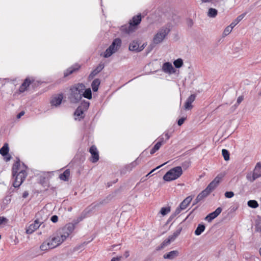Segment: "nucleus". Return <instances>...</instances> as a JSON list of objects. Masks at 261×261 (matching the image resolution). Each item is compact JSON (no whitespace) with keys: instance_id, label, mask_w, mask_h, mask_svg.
Segmentation results:
<instances>
[{"instance_id":"1","label":"nucleus","mask_w":261,"mask_h":261,"mask_svg":"<svg viewBox=\"0 0 261 261\" xmlns=\"http://www.w3.org/2000/svg\"><path fill=\"white\" fill-rule=\"evenodd\" d=\"M74 229V224L68 223L60 229L57 235L53 237L49 241L50 247L54 248L65 241Z\"/></svg>"},{"instance_id":"2","label":"nucleus","mask_w":261,"mask_h":261,"mask_svg":"<svg viewBox=\"0 0 261 261\" xmlns=\"http://www.w3.org/2000/svg\"><path fill=\"white\" fill-rule=\"evenodd\" d=\"M70 90L73 98H92L91 89H86L85 85L82 83L73 85Z\"/></svg>"},{"instance_id":"3","label":"nucleus","mask_w":261,"mask_h":261,"mask_svg":"<svg viewBox=\"0 0 261 261\" xmlns=\"http://www.w3.org/2000/svg\"><path fill=\"white\" fill-rule=\"evenodd\" d=\"M141 21V15L139 14L134 16L132 19L130 20L128 24L122 25L120 30L123 33L129 34L135 31L137 28V25L140 23Z\"/></svg>"},{"instance_id":"4","label":"nucleus","mask_w":261,"mask_h":261,"mask_svg":"<svg viewBox=\"0 0 261 261\" xmlns=\"http://www.w3.org/2000/svg\"><path fill=\"white\" fill-rule=\"evenodd\" d=\"M39 83L36 81L33 77H27L19 88L20 93L28 92L32 93L34 89L39 86Z\"/></svg>"},{"instance_id":"5","label":"nucleus","mask_w":261,"mask_h":261,"mask_svg":"<svg viewBox=\"0 0 261 261\" xmlns=\"http://www.w3.org/2000/svg\"><path fill=\"white\" fill-rule=\"evenodd\" d=\"M182 174V170L180 166H176L169 170L163 176L166 181H171L179 178Z\"/></svg>"},{"instance_id":"6","label":"nucleus","mask_w":261,"mask_h":261,"mask_svg":"<svg viewBox=\"0 0 261 261\" xmlns=\"http://www.w3.org/2000/svg\"><path fill=\"white\" fill-rule=\"evenodd\" d=\"M90 103L88 101L84 100L82 101L80 105L74 112V119L80 121L85 117L84 113L87 111L89 107Z\"/></svg>"},{"instance_id":"7","label":"nucleus","mask_w":261,"mask_h":261,"mask_svg":"<svg viewBox=\"0 0 261 261\" xmlns=\"http://www.w3.org/2000/svg\"><path fill=\"white\" fill-rule=\"evenodd\" d=\"M122 41L120 38L115 39L111 45L106 49L103 57L106 58L110 57L113 54L116 52L120 47Z\"/></svg>"},{"instance_id":"8","label":"nucleus","mask_w":261,"mask_h":261,"mask_svg":"<svg viewBox=\"0 0 261 261\" xmlns=\"http://www.w3.org/2000/svg\"><path fill=\"white\" fill-rule=\"evenodd\" d=\"M170 31V29L167 27H163L161 28L153 37V43L158 44L161 43L166 36L168 35Z\"/></svg>"},{"instance_id":"9","label":"nucleus","mask_w":261,"mask_h":261,"mask_svg":"<svg viewBox=\"0 0 261 261\" xmlns=\"http://www.w3.org/2000/svg\"><path fill=\"white\" fill-rule=\"evenodd\" d=\"M41 212L38 213L36 216L37 219L35 220L34 222L31 224L26 229V233L27 234H32L36 229H37L40 226L42 227L45 226V224H43V220L40 219L38 217L40 216Z\"/></svg>"},{"instance_id":"10","label":"nucleus","mask_w":261,"mask_h":261,"mask_svg":"<svg viewBox=\"0 0 261 261\" xmlns=\"http://www.w3.org/2000/svg\"><path fill=\"white\" fill-rule=\"evenodd\" d=\"M111 199L112 196L111 195H109L103 199L93 202L88 207L89 211L92 212L95 210H98L101 206L108 203L111 201Z\"/></svg>"},{"instance_id":"11","label":"nucleus","mask_w":261,"mask_h":261,"mask_svg":"<svg viewBox=\"0 0 261 261\" xmlns=\"http://www.w3.org/2000/svg\"><path fill=\"white\" fill-rule=\"evenodd\" d=\"M27 176V173L24 169L21 170L13 177L14 179L13 185L15 188H18L25 180Z\"/></svg>"},{"instance_id":"12","label":"nucleus","mask_w":261,"mask_h":261,"mask_svg":"<svg viewBox=\"0 0 261 261\" xmlns=\"http://www.w3.org/2000/svg\"><path fill=\"white\" fill-rule=\"evenodd\" d=\"M222 178V176L219 175H217L213 180H212L205 189L207 192L210 194L214 191L218 186Z\"/></svg>"},{"instance_id":"13","label":"nucleus","mask_w":261,"mask_h":261,"mask_svg":"<svg viewBox=\"0 0 261 261\" xmlns=\"http://www.w3.org/2000/svg\"><path fill=\"white\" fill-rule=\"evenodd\" d=\"M222 208L220 207H218L214 212L210 213L205 218V220L208 222H211L213 220L216 218L222 212Z\"/></svg>"},{"instance_id":"14","label":"nucleus","mask_w":261,"mask_h":261,"mask_svg":"<svg viewBox=\"0 0 261 261\" xmlns=\"http://www.w3.org/2000/svg\"><path fill=\"white\" fill-rule=\"evenodd\" d=\"M162 69L165 73L170 74L175 72V69L170 62H165L164 63Z\"/></svg>"},{"instance_id":"15","label":"nucleus","mask_w":261,"mask_h":261,"mask_svg":"<svg viewBox=\"0 0 261 261\" xmlns=\"http://www.w3.org/2000/svg\"><path fill=\"white\" fill-rule=\"evenodd\" d=\"M89 152L92 155L91 161L92 163H96L99 160V154L96 147L94 145L91 146L89 149Z\"/></svg>"},{"instance_id":"16","label":"nucleus","mask_w":261,"mask_h":261,"mask_svg":"<svg viewBox=\"0 0 261 261\" xmlns=\"http://www.w3.org/2000/svg\"><path fill=\"white\" fill-rule=\"evenodd\" d=\"M80 67L81 66L80 65L76 64L68 68L65 71L64 73V77H66L69 75L70 74L73 73L74 72L78 70L80 68Z\"/></svg>"},{"instance_id":"17","label":"nucleus","mask_w":261,"mask_h":261,"mask_svg":"<svg viewBox=\"0 0 261 261\" xmlns=\"http://www.w3.org/2000/svg\"><path fill=\"white\" fill-rule=\"evenodd\" d=\"M179 255V252L177 250H173L170 251L166 254H165L163 256L164 259H173L176 257L178 256Z\"/></svg>"},{"instance_id":"18","label":"nucleus","mask_w":261,"mask_h":261,"mask_svg":"<svg viewBox=\"0 0 261 261\" xmlns=\"http://www.w3.org/2000/svg\"><path fill=\"white\" fill-rule=\"evenodd\" d=\"M104 64L102 63H100L95 69L93 70V71L91 72L89 75V78L92 79L95 75H96L99 72H100L104 68Z\"/></svg>"},{"instance_id":"19","label":"nucleus","mask_w":261,"mask_h":261,"mask_svg":"<svg viewBox=\"0 0 261 261\" xmlns=\"http://www.w3.org/2000/svg\"><path fill=\"white\" fill-rule=\"evenodd\" d=\"M192 199L193 197L192 196H188L180 203L179 206L182 208V210H185L190 204Z\"/></svg>"},{"instance_id":"20","label":"nucleus","mask_w":261,"mask_h":261,"mask_svg":"<svg viewBox=\"0 0 261 261\" xmlns=\"http://www.w3.org/2000/svg\"><path fill=\"white\" fill-rule=\"evenodd\" d=\"M171 135L169 134L168 132H165V133L161 135L158 138V142H160L162 144L165 143L169 140Z\"/></svg>"},{"instance_id":"21","label":"nucleus","mask_w":261,"mask_h":261,"mask_svg":"<svg viewBox=\"0 0 261 261\" xmlns=\"http://www.w3.org/2000/svg\"><path fill=\"white\" fill-rule=\"evenodd\" d=\"M129 50L139 52V43L138 41H133L129 45Z\"/></svg>"},{"instance_id":"22","label":"nucleus","mask_w":261,"mask_h":261,"mask_svg":"<svg viewBox=\"0 0 261 261\" xmlns=\"http://www.w3.org/2000/svg\"><path fill=\"white\" fill-rule=\"evenodd\" d=\"M20 160L19 159H17V161L15 162V163L13 164V166L12 167V175L13 177H14L17 173H18L19 168L20 167Z\"/></svg>"},{"instance_id":"23","label":"nucleus","mask_w":261,"mask_h":261,"mask_svg":"<svg viewBox=\"0 0 261 261\" xmlns=\"http://www.w3.org/2000/svg\"><path fill=\"white\" fill-rule=\"evenodd\" d=\"M205 229V226L203 224H199L195 229L194 233L196 236H199L204 231Z\"/></svg>"},{"instance_id":"24","label":"nucleus","mask_w":261,"mask_h":261,"mask_svg":"<svg viewBox=\"0 0 261 261\" xmlns=\"http://www.w3.org/2000/svg\"><path fill=\"white\" fill-rule=\"evenodd\" d=\"M247 14V12H245L237 17V18L232 22L230 25L234 28L240 21H241Z\"/></svg>"},{"instance_id":"25","label":"nucleus","mask_w":261,"mask_h":261,"mask_svg":"<svg viewBox=\"0 0 261 261\" xmlns=\"http://www.w3.org/2000/svg\"><path fill=\"white\" fill-rule=\"evenodd\" d=\"M210 194L207 191L204 189L201 193H200L197 196V202H200L203 200L205 197L207 196Z\"/></svg>"},{"instance_id":"26","label":"nucleus","mask_w":261,"mask_h":261,"mask_svg":"<svg viewBox=\"0 0 261 261\" xmlns=\"http://www.w3.org/2000/svg\"><path fill=\"white\" fill-rule=\"evenodd\" d=\"M100 84V81L99 79H95L93 81L91 84V87L94 92H96L98 90Z\"/></svg>"},{"instance_id":"27","label":"nucleus","mask_w":261,"mask_h":261,"mask_svg":"<svg viewBox=\"0 0 261 261\" xmlns=\"http://www.w3.org/2000/svg\"><path fill=\"white\" fill-rule=\"evenodd\" d=\"M9 148L7 143L4 144L3 146L0 149V154L5 156H6L9 152Z\"/></svg>"},{"instance_id":"28","label":"nucleus","mask_w":261,"mask_h":261,"mask_svg":"<svg viewBox=\"0 0 261 261\" xmlns=\"http://www.w3.org/2000/svg\"><path fill=\"white\" fill-rule=\"evenodd\" d=\"M194 99H187L184 106V108L185 110H190L193 108L192 104Z\"/></svg>"},{"instance_id":"29","label":"nucleus","mask_w":261,"mask_h":261,"mask_svg":"<svg viewBox=\"0 0 261 261\" xmlns=\"http://www.w3.org/2000/svg\"><path fill=\"white\" fill-rule=\"evenodd\" d=\"M70 175V171L69 169H66L63 173H61L59 177L61 180L64 181H67Z\"/></svg>"},{"instance_id":"30","label":"nucleus","mask_w":261,"mask_h":261,"mask_svg":"<svg viewBox=\"0 0 261 261\" xmlns=\"http://www.w3.org/2000/svg\"><path fill=\"white\" fill-rule=\"evenodd\" d=\"M63 99H51L50 103L53 107H57L59 106L62 102Z\"/></svg>"},{"instance_id":"31","label":"nucleus","mask_w":261,"mask_h":261,"mask_svg":"<svg viewBox=\"0 0 261 261\" xmlns=\"http://www.w3.org/2000/svg\"><path fill=\"white\" fill-rule=\"evenodd\" d=\"M40 248L42 251H46L49 249H53L50 247V243L47 241L44 242L40 245Z\"/></svg>"},{"instance_id":"32","label":"nucleus","mask_w":261,"mask_h":261,"mask_svg":"<svg viewBox=\"0 0 261 261\" xmlns=\"http://www.w3.org/2000/svg\"><path fill=\"white\" fill-rule=\"evenodd\" d=\"M171 242V240H170V239L168 237L167 239L165 240L160 246L158 247L156 249L158 250H159L164 248L165 246L170 244Z\"/></svg>"},{"instance_id":"33","label":"nucleus","mask_w":261,"mask_h":261,"mask_svg":"<svg viewBox=\"0 0 261 261\" xmlns=\"http://www.w3.org/2000/svg\"><path fill=\"white\" fill-rule=\"evenodd\" d=\"M181 231V228L177 229L175 231H174V232L173 233V234L168 237L170 239V240H171L172 242H173L179 235Z\"/></svg>"},{"instance_id":"34","label":"nucleus","mask_w":261,"mask_h":261,"mask_svg":"<svg viewBox=\"0 0 261 261\" xmlns=\"http://www.w3.org/2000/svg\"><path fill=\"white\" fill-rule=\"evenodd\" d=\"M247 205L249 207L255 208L258 206V203L255 200H250L247 202Z\"/></svg>"},{"instance_id":"35","label":"nucleus","mask_w":261,"mask_h":261,"mask_svg":"<svg viewBox=\"0 0 261 261\" xmlns=\"http://www.w3.org/2000/svg\"><path fill=\"white\" fill-rule=\"evenodd\" d=\"M217 13H218V11L216 9L210 8L208 10L207 15L210 17L214 18L217 16Z\"/></svg>"},{"instance_id":"36","label":"nucleus","mask_w":261,"mask_h":261,"mask_svg":"<svg viewBox=\"0 0 261 261\" xmlns=\"http://www.w3.org/2000/svg\"><path fill=\"white\" fill-rule=\"evenodd\" d=\"M162 144L158 142L154 145V146L152 147V148L150 150V154H154L156 151H157L162 146Z\"/></svg>"},{"instance_id":"37","label":"nucleus","mask_w":261,"mask_h":261,"mask_svg":"<svg viewBox=\"0 0 261 261\" xmlns=\"http://www.w3.org/2000/svg\"><path fill=\"white\" fill-rule=\"evenodd\" d=\"M139 164L138 158H137L134 162H132L130 164L127 165L126 166L127 170H131L133 168L135 167Z\"/></svg>"},{"instance_id":"38","label":"nucleus","mask_w":261,"mask_h":261,"mask_svg":"<svg viewBox=\"0 0 261 261\" xmlns=\"http://www.w3.org/2000/svg\"><path fill=\"white\" fill-rule=\"evenodd\" d=\"M173 64L176 68H179L183 65V61L180 58L177 59L173 62Z\"/></svg>"},{"instance_id":"39","label":"nucleus","mask_w":261,"mask_h":261,"mask_svg":"<svg viewBox=\"0 0 261 261\" xmlns=\"http://www.w3.org/2000/svg\"><path fill=\"white\" fill-rule=\"evenodd\" d=\"M86 217V213H82L80 216H79L76 220L73 221V223H70L74 224V227L78 223L82 221Z\"/></svg>"},{"instance_id":"40","label":"nucleus","mask_w":261,"mask_h":261,"mask_svg":"<svg viewBox=\"0 0 261 261\" xmlns=\"http://www.w3.org/2000/svg\"><path fill=\"white\" fill-rule=\"evenodd\" d=\"M243 99H237V102L229 109V113L233 112L237 107L240 104Z\"/></svg>"},{"instance_id":"41","label":"nucleus","mask_w":261,"mask_h":261,"mask_svg":"<svg viewBox=\"0 0 261 261\" xmlns=\"http://www.w3.org/2000/svg\"><path fill=\"white\" fill-rule=\"evenodd\" d=\"M171 208L170 206L163 207L161 208L160 213L163 216H165L170 212Z\"/></svg>"},{"instance_id":"42","label":"nucleus","mask_w":261,"mask_h":261,"mask_svg":"<svg viewBox=\"0 0 261 261\" xmlns=\"http://www.w3.org/2000/svg\"><path fill=\"white\" fill-rule=\"evenodd\" d=\"M88 243V242H84L82 244L79 245L74 247V251H82L84 249L85 246Z\"/></svg>"},{"instance_id":"43","label":"nucleus","mask_w":261,"mask_h":261,"mask_svg":"<svg viewBox=\"0 0 261 261\" xmlns=\"http://www.w3.org/2000/svg\"><path fill=\"white\" fill-rule=\"evenodd\" d=\"M222 153L225 161H228L229 160V152L227 150L223 149L222 150Z\"/></svg>"},{"instance_id":"44","label":"nucleus","mask_w":261,"mask_h":261,"mask_svg":"<svg viewBox=\"0 0 261 261\" xmlns=\"http://www.w3.org/2000/svg\"><path fill=\"white\" fill-rule=\"evenodd\" d=\"M182 208L180 207L179 206L176 208L174 213L170 217L169 220H172L173 218H174L176 216L178 215L180 212L181 211Z\"/></svg>"},{"instance_id":"45","label":"nucleus","mask_w":261,"mask_h":261,"mask_svg":"<svg viewBox=\"0 0 261 261\" xmlns=\"http://www.w3.org/2000/svg\"><path fill=\"white\" fill-rule=\"evenodd\" d=\"M233 28L230 24L227 26L223 32V35L225 36H227L231 32Z\"/></svg>"},{"instance_id":"46","label":"nucleus","mask_w":261,"mask_h":261,"mask_svg":"<svg viewBox=\"0 0 261 261\" xmlns=\"http://www.w3.org/2000/svg\"><path fill=\"white\" fill-rule=\"evenodd\" d=\"M234 196V193L232 191H227L225 193V196L227 198H231Z\"/></svg>"},{"instance_id":"47","label":"nucleus","mask_w":261,"mask_h":261,"mask_svg":"<svg viewBox=\"0 0 261 261\" xmlns=\"http://www.w3.org/2000/svg\"><path fill=\"white\" fill-rule=\"evenodd\" d=\"M253 177L252 178L253 179H256L260 177V173H259V171H255L254 170L253 172Z\"/></svg>"},{"instance_id":"48","label":"nucleus","mask_w":261,"mask_h":261,"mask_svg":"<svg viewBox=\"0 0 261 261\" xmlns=\"http://www.w3.org/2000/svg\"><path fill=\"white\" fill-rule=\"evenodd\" d=\"M253 173H248L247 174L246 176V178L248 180L250 181V182L254 181L255 179H253Z\"/></svg>"},{"instance_id":"49","label":"nucleus","mask_w":261,"mask_h":261,"mask_svg":"<svg viewBox=\"0 0 261 261\" xmlns=\"http://www.w3.org/2000/svg\"><path fill=\"white\" fill-rule=\"evenodd\" d=\"M186 119V117H184L179 119L177 121V124L179 126H181L184 123Z\"/></svg>"},{"instance_id":"50","label":"nucleus","mask_w":261,"mask_h":261,"mask_svg":"<svg viewBox=\"0 0 261 261\" xmlns=\"http://www.w3.org/2000/svg\"><path fill=\"white\" fill-rule=\"evenodd\" d=\"M8 221V219L3 216H0V225L4 223H6Z\"/></svg>"},{"instance_id":"51","label":"nucleus","mask_w":261,"mask_h":261,"mask_svg":"<svg viewBox=\"0 0 261 261\" xmlns=\"http://www.w3.org/2000/svg\"><path fill=\"white\" fill-rule=\"evenodd\" d=\"M50 220L53 223H56L58 220V217L57 215H53L50 218Z\"/></svg>"},{"instance_id":"52","label":"nucleus","mask_w":261,"mask_h":261,"mask_svg":"<svg viewBox=\"0 0 261 261\" xmlns=\"http://www.w3.org/2000/svg\"><path fill=\"white\" fill-rule=\"evenodd\" d=\"M261 169V164L260 162H258L256 164L254 170L259 171Z\"/></svg>"},{"instance_id":"53","label":"nucleus","mask_w":261,"mask_h":261,"mask_svg":"<svg viewBox=\"0 0 261 261\" xmlns=\"http://www.w3.org/2000/svg\"><path fill=\"white\" fill-rule=\"evenodd\" d=\"M166 163H164L163 164H162L161 165H160L159 166H158L157 167H156L155 168L152 169L147 175V176H148L149 175H150V174H151L152 173H153L155 170L158 169H159L160 168H161L162 166H163V165H164L165 164H166Z\"/></svg>"},{"instance_id":"54","label":"nucleus","mask_w":261,"mask_h":261,"mask_svg":"<svg viewBox=\"0 0 261 261\" xmlns=\"http://www.w3.org/2000/svg\"><path fill=\"white\" fill-rule=\"evenodd\" d=\"M24 111H21L20 112L19 114H17V116H16V118L17 119H19L23 115H24Z\"/></svg>"},{"instance_id":"55","label":"nucleus","mask_w":261,"mask_h":261,"mask_svg":"<svg viewBox=\"0 0 261 261\" xmlns=\"http://www.w3.org/2000/svg\"><path fill=\"white\" fill-rule=\"evenodd\" d=\"M29 195V193L27 191H25L22 194V197L24 198H27Z\"/></svg>"},{"instance_id":"56","label":"nucleus","mask_w":261,"mask_h":261,"mask_svg":"<svg viewBox=\"0 0 261 261\" xmlns=\"http://www.w3.org/2000/svg\"><path fill=\"white\" fill-rule=\"evenodd\" d=\"M189 164H190L189 162H185L182 163V167H185V166L189 167Z\"/></svg>"},{"instance_id":"57","label":"nucleus","mask_w":261,"mask_h":261,"mask_svg":"<svg viewBox=\"0 0 261 261\" xmlns=\"http://www.w3.org/2000/svg\"><path fill=\"white\" fill-rule=\"evenodd\" d=\"M193 24V21L192 19H190L188 20V25L190 27L192 26Z\"/></svg>"},{"instance_id":"58","label":"nucleus","mask_w":261,"mask_h":261,"mask_svg":"<svg viewBox=\"0 0 261 261\" xmlns=\"http://www.w3.org/2000/svg\"><path fill=\"white\" fill-rule=\"evenodd\" d=\"M146 44L144 43L141 46H139V52L142 51L145 47Z\"/></svg>"},{"instance_id":"59","label":"nucleus","mask_w":261,"mask_h":261,"mask_svg":"<svg viewBox=\"0 0 261 261\" xmlns=\"http://www.w3.org/2000/svg\"><path fill=\"white\" fill-rule=\"evenodd\" d=\"M124 256L125 258L128 257L129 256V253L128 251H126L124 254Z\"/></svg>"},{"instance_id":"60","label":"nucleus","mask_w":261,"mask_h":261,"mask_svg":"<svg viewBox=\"0 0 261 261\" xmlns=\"http://www.w3.org/2000/svg\"><path fill=\"white\" fill-rule=\"evenodd\" d=\"M121 257H113L111 261H119Z\"/></svg>"},{"instance_id":"61","label":"nucleus","mask_w":261,"mask_h":261,"mask_svg":"<svg viewBox=\"0 0 261 261\" xmlns=\"http://www.w3.org/2000/svg\"><path fill=\"white\" fill-rule=\"evenodd\" d=\"M64 97V95L63 93H60L58 94V96L57 97H55L54 98H63Z\"/></svg>"},{"instance_id":"62","label":"nucleus","mask_w":261,"mask_h":261,"mask_svg":"<svg viewBox=\"0 0 261 261\" xmlns=\"http://www.w3.org/2000/svg\"><path fill=\"white\" fill-rule=\"evenodd\" d=\"M152 48L153 47L152 46H149L147 48V54L149 53L152 49Z\"/></svg>"},{"instance_id":"63","label":"nucleus","mask_w":261,"mask_h":261,"mask_svg":"<svg viewBox=\"0 0 261 261\" xmlns=\"http://www.w3.org/2000/svg\"><path fill=\"white\" fill-rule=\"evenodd\" d=\"M202 3H210L212 1V0H201Z\"/></svg>"},{"instance_id":"64","label":"nucleus","mask_w":261,"mask_h":261,"mask_svg":"<svg viewBox=\"0 0 261 261\" xmlns=\"http://www.w3.org/2000/svg\"><path fill=\"white\" fill-rule=\"evenodd\" d=\"M189 98H195V95L194 94H191Z\"/></svg>"}]
</instances>
